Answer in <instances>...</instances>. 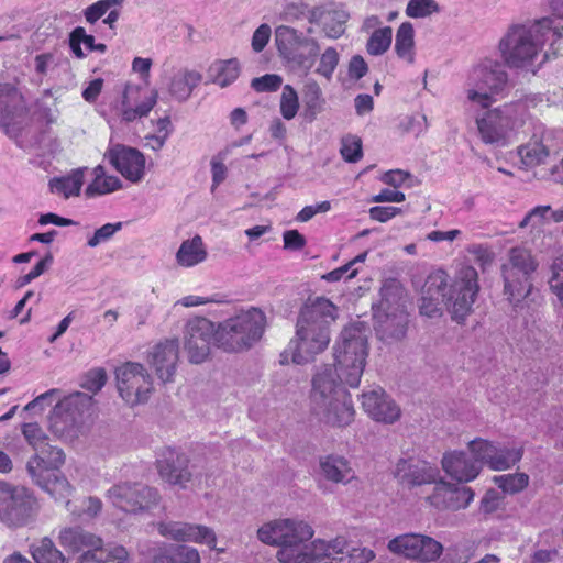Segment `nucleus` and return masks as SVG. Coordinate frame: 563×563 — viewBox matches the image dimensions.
I'll list each match as a JSON object with an SVG mask.
<instances>
[{"mask_svg":"<svg viewBox=\"0 0 563 563\" xmlns=\"http://www.w3.org/2000/svg\"><path fill=\"white\" fill-rule=\"evenodd\" d=\"M552 276L550 278V288L556 295L563 306V254L556 256L551 265Z\"/></svg>","mask_w":563,"mask_h":563,"instance_id":"8fccbe9b","label":"nucleus"},{"mask_svg":"<svg viewBox=\"0 0 563 563\" xmlns=\"http://www.w3.org/2000/svg\"><path fill=\"white\" fill-rule=\"evenodd\" d=\"M26 463V471L33 483L46 492L58 503L69 504L74 487L67 477L60 473L65 463V453L62 449L46 445Z\"/></svg>","mask_w":563,"mask_h":563,"instance_id":"0eeeda50","label":"nucleus"},{"mask_svg":"<svg viewBox=\"0 0 563 563\" xmlns=\"http://www.w3.org/2000/svg\"><path fill=\"white\" fill-rule=\"evenodd\" d=\"M36 563H68L65 555L56 548L48 537L33 543L30 550Z\"/></svg>","mask_w":563,"mask_h":563,"instance_id":"e433bc0d","label":"nucleus"},{"mask_svg":"<svg viewBox=\"0 0 563 563\" xmlns=\"http://www.w3.org/2000/svg\"><path fill=\"white\" fill-rule=\"evenodd\" d=\"M549 35L554 40L563 37V26L555 25L552 18H542L531 26L512 25L499 42L505 64L510 68H525L531 65Z\"/></svg>","mask_w":563,"mask_h":563,"instance_id":"39448f33","label":"nucleus"},{"mask_svg":"<svg viewBox=\"0 0 563 563\" xmlns=\"http://www.w3.org/2000/svg\"><path fill=\"white\" fill-rule=\"evenodd\" d=\"M550 213V206H537L525 216V218L519 223V228L523 229L530 224L532 227L541 224L545 219H549Z\"/></svg>","mask_w":563,"mask_h":563,"instance_id":"bf43d9fd","label":"nucleus"},{"mask_svg":"<svg viewBox=\"0 0 563 563\" xmlns=\"http://www.w3.org/2000/svg\"><path fill=\"white\" fill-rule=\"evenodd\" d=\"M22 434L34 450H40L46 445L47 435L36 422L24 423L22 426Z\"/></svg>","mask_w":563,"mask_h":563,"instance_id":"3c124183","label":"nucleus"},{"mask_svg":"<svg viewBox=\"0 0 563 563\" xmlns=\"http://www.w3.org/2000/svg\"><path fill=\"white\" fill-rule=\"evenodd\" d=\"M189 460L172 448H165L156 460L159 476L172 485L185 487L191 479L188 471Z\"/></svg>","mask_w":563,"mask_h":563,"instance_id":"412c9836","label":"nucleus"},{"mask_svg":"<svg viewBox=\"0 0 563 563\" xmlns=\"http://www.w3.org/2000/svg\"><path fill=\"white\" fill-rule=\"evenodd\" d=\"M357 273H358L357 269H350L349 265L344 264V265L324 274L322 276V279L330 282V283H335V282L341 280L343 278V276L346 274H347L346 278L352 279V278L356 277Z\"/></svg>","mask_w":563,"mask_h":563,"instance_id":"69168bd1","label":"nucleus"},{"mask_svg":"<svg viewBox=\"0 0 563 563\" xmlns=\"http://www.w3.org/2000/svg\"><path fill=\"white\" fill-rule=\"evenodd\" d=\"M440 472L435 465L413 457L400 460L396 465L395 476L408 486H421L437 483Z\"/></svg>","mask_w":563,"mask_h":563,"instance_id":"b1692460","label":"nucleus"},{"mask_svg":"<svg viewBox=\"0 0 563 563\" xmlns=\"http://www.w3.org/2000/svg\"><path fill=\"white\" fill-rule=\"evenodd\" d=\"M78 563H131V558L123 545L104 547L102 544L97 549L81 553Z\"/></svg>","mask_w":563,"mask_h":563,"instance_id":"7c9ffc66","label":"nucleus"},{"mask_svg":"<svg viewBox=\"0 0 563 563\" xmlns=\"http://www.w3.org/2000/svg\"><path fill=\"white\" fill-rule=\"evenodd\" d=\"M26 463V471L33 483L46 492L58 503L69 504L74 487L67 477L60 473L65 463V453L62 449L46 445Z\"/></svg>","mask_w":563,"mask_h":563,"instance_id":"423d86ee","label":"nucleus"},{"mask_svg":"<svg viewBox=\"0 0 563 563\" xmlns=\"http://www.w3.org/2000/svg\"><path fill=\"white\" fill-rule=\"evenodd\" d=\"M158 531L163 537L178 542H195L216 549L217 538L212 529L187 522H161Z\"/></svg>","mask_w":563,"mask_h":563,"instance_id":"6ab92c4d","label":"nucleus"},{"mask_svg":"<svg viewBox=\"0 0 563 563\" xmlns=\"http://www.w3.org/2000/svg\"><path fill=\"white\" fill-rule=\"evenodd\" d=\"M108 498L122 511L137 514L155 507L161 497L157 489L141 483H121L108 490Z\"/></svg>","mask_w":563,"mask_h":563,"instance_id":"f8f14e48","label":"nucleus"},{"mask_svg":"<svg viewBox=\"0 0 563 563\" xmlns=\"http://www.w3.org/2000/svg\"><path fill=\"white\" fill-rule=\"evenodd\" d=\"M499 495L495 489H488L481 500V510L485 514H492L499 506Z\"/></svg>","mask_w":563,"mask_h":563,"instance_id":"774afa93","label":"nucleus"},{"mask_svg":"<svg viewBox=\"0 0 563 563\" xmlns=\"http://www.w3.org/2000/svg\"><path fill=\"white\" fill-rule=\"evenodd\" d=\"M265 325L266 317L262 310H242L219 324L214 339L218 346L225 352H243L261 340Z\"/></svg>","mask_w":563,"mask_h":563,"instance_id":"6e6552de","label":"nucleus"},{"mask_svg":"<svg viewBox=\"0 0 563 563\" xmlns=\"http://www.w3.org/2000/svg\"><path fill=\"white\" fill-rule=\"evenodd\" d=\"M208 257V251L200 235L196 234L191 239L181 242L177 253L176 262L181 267H194Z\"/></svg>","mask_w":563,"mask_h":563,"instance_id":"2f4dec72","label":"nucleus"},{"mask_svg":"<svg viewBox=\"0 0 563 563\" xmlns=\"http://www.w3.org/2000/svg\"><path fill=\"white\" fill-rule=\"evenodd\" d=\"M468 449L474 457L473 462H476L477 465L485 463L489 466L493 454L498 453L497 446L493 442L481 438L472 440L468 443Z\"/></svg>","mask_w":563,"mask_h":563,"instance_id":"de8ad7c7","label":"nucleus"},{"mask_svg":"<svg viewBox=\"0 0 563 563\" xmlns=\"http://www.w3.org/2000/svg\"><path fill=\"white\" fill-rule=\"evenodd\" d=\"M479 291L478 273L471 265L462 266L454 279L444 269L431 272L422 287V292L441 298L452 320L462 323L471 314Z\"/></svg>","mask_w":563,"mask_h":563,"instance_id":"20e7f679","label":"nucleus"},{"mask_svg":"<svg viewBox=\"0 0 563 563\" xmlns=\"http://www.w3.org/2000/svg\"><path fill=\"white\" fill-rule=\"evenodd\" d=\"M344 541V545L329 549L328 554L321 555L317 563L329 559L325 563H369L375 554L372 550L366 548H349V543L343 537H338Z\"/></svg>","mask_w":563,"mask_h":563,"instance_id":"c85d7f7f","label":"nucleus"},{"mask_svg":"<svg viewBox=\"0 0 563 563\" xmlns=\"http://www.w3.org/2000/svg\"><path fill=\"white\" fill-rule=\"evenodd\" d=\"M555 132L544 125H536L530 139L518 146L517 153L520 163L526 169L544 165L554 145Z\"/></svg>","mask_w":563,"mask_h":563,"instance_id":"dca6fc26","label":"nucleus"},{"mask_svg":"<svg viewBox=\"0 0 563 563\" xmlns=\"http://www.w3.org/2000/svg\"><path fill=\"white\" fill-rule=\"evenodd\" d=\"M121 228H122V223L121 222L103 224L102 227L97 229L95 231L93 235L88 240V242H87L88 246L96 247L100 243L108 241Z\"/></svg>","mask_w":563,"mask_h":563,"instance_id":"13d9d810","label":"nucleus"},{"mask_svg":"<svg viewBox=\"0 0 563 563\" xmlns=\"http://www.w3.org/2000/svg\"><path fill=\"white\" fill-rule=\"evenodd\" d=\"M395 53L397 57L411 65L416 59L415 27L411 22H402L395 36Z\"/></svg>","mask_w":563,"mask_h":563,"instance_id":"473e14b6","label":"nucleus"},{"mask_svg":"<svg viewBox=\"0 0 563 563\" xmlns=\"http://www.w3.org/2000/svg\"><path fill=\"white\" fill-rule=\"evenodd\" d=\"M284 247L290 251H299L305 247L306 239L298 230H287L283 234Z\"/></svg>","mask_w":563,"mask_h":563,"instance_id":"e2e57ef3","label":"nucleus"},{"mask_svg":"<svg viewBox=\"0 0 563 563\" xmlns=\"http://www.w3.org/2000/svg\"><path fill=\"white\" fill-rule=\"evenodd\" d=\"M157 102V92L147 93L139 87H128L123 92L121 117L125 122H133L146 117Z\"/></svg>","mask_w":563,"mask_h":563,"instance_id":"393cba45","label":"nucleus"},{"mask_svg":"<svg viewBox=\"0 0 563 563\" xmlns=\"http://www.w3.org/2000/svg\"><path fill=\"white\" fill-rule=\"evenodd\" d=\"M334 350L335 364L325 365L314 375L311 398L316 407L323 409L327 424L343 428L353 422L355 410L350 393L341 385H360L368 354L363 329L356 324L345 327Z\"/></svg>","mask_w":563,"mask_h":563,"instance_id":"f257e3e1","label":"nucleus"},{"mask_svg":"<svg viewBox=\"0 0 563 563\" xmlns=\"http://www.w3.org/2000/svg\"><path fill=\"white\" fill-rule=\"evenodd\" d=\"M84 172V168H77L66 176L51 179V191L63 196L65 199L79 196L85 179Z\"/></svg>","mask_w":563,"mask_h":563,"instance_id":"f704fd0d","label":"nucleus"},{"mask_svg":"<svg viewBox=\"0 0 563 563\" xmlns=\"http://www.w3.org/2000/svg\"><path fill=\"white\" fill-rule=\"evenodd\" d=\"M201 80L202 75L199 71L181 68L172 76L168 91L177 100L185 101L191 96L194 89Z\"/></svg>","mask_w":563,"mask_h":563,"instance_id":"c756f323","label":"nucleus"},{"mask_svg":"<svg viewBox=\"0 0 563 563\" xmlns=\"http://www.w3.org/2000/svg\"><path fill=\"white\" fill-rule=\"evenodd\" d=\"M179 358V343L177 339L165 340L156 344L150 354V363L155 368L159 379L164 383L172 380Z\"/></svg>","mask_w":563,"mask_h":563,"instance_id":"a878e982","label":"nucleus"},{"mask_svg":"<svg viewBox=\"0 0 563 563\" xmlns=\"http://www.w3.org/2000/svg\"><path fill=\"white\" fill-rule=\"evenodd\" d=\"M257 536L263 543L280 547L277 559L282 563H317L329 549L344 545L341 539L331 542L318 539L306 545L305 542L313 537L312 528L303 521L290 519L268 522L257 530Z\"/></svg>","mask_w":563,"mask_h":563,"instance_id":"7ed1b4c3","label":"nucleus"},{"mask_svg":"<svg viewBox=\"0 0 563 563\" xmlns=\"http://www.w3.org/2000/svg\"><path fill=\"white\" fill-rule=\"evenodd\" d=\"M475 89H470L467 98L477 102L482 108H488L494 101V96L504 90L508 76L503 67L492 60H487L473 69Z\"/></svg>","mask_w":563,"mask_h":563,"instance_id":"9b49d317","label":"nucleus"},{"mask_svg":"<svg viewBox=\"0 0 563 563\" xmlns=\"http://www.w3.org/2000/svg\"><path fill=\"white\" fill-rule=\"evenodd\" d=\"M81 44H84L88 51L93 52V46L96 44L95 37L92 35H88L82 26H77L69 34V47L73 54L79 59L86 56L81 48Z\"/></svg>","mask_w":563,"mask_h":563,"instance_id":"49530a36","label":"nucleus"},{"mask_svg":"<svg viewBox=\"0 0 563 563\" xmlns=\"http://www.w3.org/2000/svg\"><path fill=\"white\" fill-rule=\"evenodd\" d=\"M118 390L130 406L144 402L153 389L152 379L140 363L128 362L115 371Z\"/></svg>","mask_w":563,"mask_h":563,"instance_id":"ddd939ff","label":"nucleus"},{"mask_svg":"<svg viewBox=\"0 0 563 563\" xmlns=\"http://www.w3.org/2000/svg\"><path fill=\"white\" fill-rule=\"evenodd\" d=\"M538 268V262L531 251L516 246L508 253V261L501 266L504 295L515 306L531 292V276Z\"/></svg>","mask_w":563,"mask_h":563,"instance_id":"1a4fd4ad","label":"nucleus"},{"mask_svg":"<svg viewBox=\"0 0 563 563\" xmlns=\"http://www.w3.org/2000/svg\"><path fill=\"white\" fill-rule=\"evenodd\" d=\"M213 332L212 322L206 318L196 319L187 324L185 350L191 363L200 364L206 361L216 334Z\"/></svg>","mask_w":563,"mask_h":563,"instance_id":"f3484780","label":"nucleus"},{"mask_svg":"<svg viewBox=\"0 0 563 563\" xmlns=\"http://www.w3.org/2000/svg\"><path fill=\"white\" fill-rule=\"evenodd\" d=\"M271 38V27L267 24H261L252 36V48L254 52H262Z\"/></svg>","mask_w":563,"mask_h":563,"instance_id":"680f3d73","label":"nucleus"},{"mask_svg":"<svg viewBox=\"0 0 563 563\" xmlns=\"http://www.w3.org/2000/svg\"><path fill=\"white\" fill-rule=\"evenodd\" d=\"M473 499L474 492L470 487H459L446 482L437 484L428 497L429 503L437 509L452 511L466 508Z\"/></svg>","mask_w":563,"mask_h":563,"instance_id":"4be33fe9","label":"nucleus"},{"mask_svg":"<svg viewBox=\"0 0 563 563\" xmlns=\"http://www.w3.org/2000/svg\"><path fill=\"white\" fill-rule=\"evenodd\" d=\"M339 64V54L334 47H328L320 57L317 73L325 78H331Z\"/></svg>","mask_w":563,"mask_h":563,"instance_id":"864d4df0","label":"nucleus"},{"mask_svg":"<svg viewBox=\"0 0 563 563\" xmlns=\"http://www.w3.org/2000/svg\"><path fill=\"white\" fill-rule=\"evenodd\" d=\"M340 154L347 163H357L363 157V143L360 136L346 134L341 139Z\"/></svg>","mask_w":563,"mask_h":563,"instance_id":"37998d69","label":"nucleus"},{"mask_svg":"<svg viewBox=\"0 0 563 563\" xmlns=\"http://www.w3.org/2000/svg\"><path fill=\"white\" fill-rule=\"evenodd\" d=\"M283 84V79L276 74H266L261 77L253 78L251 87L257 92L277 91Z\"/></svg>","mask_w":563,"mask_h":563,"instance_id":"5fc2aeb1","label":"nucleus"},{"mask_svg":"<svg viewBox=\"0 0 563 563\" xmlns=\"http://www.w3.org/2000/svg\"><path fill=\"white\" fill-rule=\"evenodd\" d=\"M390 552L422 563L440 558L443 547L431 537L418 533L398 536L388 542Z\"/></svg>","mask_w":563,"mask_h":563,"instance_id":"4468645a","label":"nucleus"},{"mask_svg":"<svg viewBox=\"0 0 563 563\" xmlns=\"http://www.w3.org/2000/svg\"><path fill=\"white\" fill-rule=\"evenodd\" d=\"M444 472L457 482H471L479 474L481 465L471 461L465 452H450L442 459Z\"/></svg>","mask_w":563,"mask_h":563,"instance_id":"cd10ccee","label":"nucleus"},{"mask_svg":"<svg viewBox=\"0 0 563 563\" xmlns=\"http://www.w3.org/2000/svg\"><path fill=\"white\" fill-rule=\"evenodd\" d=\"M362 408L374 420L394 423L400 418L399 406L380 387L363 393Z\"/></svg>","mask_w":563,"mask_h":563,"instance_id":"5701e85b","label":"nucleus"},{"mask_svg":"<svg viewBox=\"0 0 563 563\" xmlns=\"http://www.w3.org/2000/svg\"><path fill=\"white\" fill-rule=\"evenodd\" d=\"M494 483L506 494H517L529 485V476L526 473L497 475Z\"/></svg>","mask_w":563,"mask_h":563,"instance_id":"a19ab883","label":"nucleus"},{"mask_svg":"<svg viewBox=\"0 0 563 563\" xmlns=\"http://www.w3.org/2000/svg\"><path fill=\"white\" fill-rule=\"evenodd\" d=\"M38 510L40 503L31 489L13 486L10 498L1 510L0 521L10 527H22L27 525Z\"/></svg>","mask_w":563,"mask_h":563,"instance_id":"2eb2a0df","label":"nucleus"},{"mask_svg":"<svg viewBox=\"0 0 563 563\" xmlns=\"http://www.w3.org/2000/svg\"><path fill=\"white\" fill-rule=\"evenodd\" d=\"M62 405H57L51 416V429L54 433L63 437L69 431L74 424V419L70 415L66 413L65 417L62 415Z\"/></svg>","mask_w":563,"mask_h":563,"instance_id":"6e6d98bb","label":"nucleus"},{"mask_svg":"<svg viewBox=\"0 0 563 563\" xmlns=\"http://www.w3.org/2000/svg\"><path fill=\"white\" fill-rule=\"evenodd\" d=\"M95 178L87 186L85 195L89 198L107 195L121 188V180L113 175H106L104 168L99 165L93 169Z\"/></svg>","mask_w":563,"mask_h":563,"instance_id":"c9c22d12","label":"nucleus"},{"mask_svg":"<svg viewBox=\"0 0 563 563\" xmlns=\"http://www.w3.org/2000/svg\"><path fill=\"white\" fill-rule=\"evenodd\" d=\"M401 212L400 208L397 207H382V206H375L372 207L368 211L369 217L372 220L378 221V222H387L388 220L393 219L395 216Z\"/></svg>","mask_w":563,"mask_h":563,"instance_id":"0e129e2a","label":"nucleus"},{"mask_svg":"<svg viewBox=\"0 0 563 563\" xmlns=\"http://www.w3.org/2000/svg\"><path fill=\"white\" fill-rule=\"evenodd\" d=\"M299 109V100L296 90L286 85L280 98V113L284 119L291 120L296 117Z\"/></svg>","mask_w":563,"mask_h":563,"instance_id":"09e8293b","label":"nucleus"},{"mask_svg":"<svg viewBox=\"0 0 563 563\" xmlns=\"http://www.w3.org/2000/svg\"><path fill=\"white\" fill-rule=\"evenodd\" d=\"M322 473L332 482L340 483L353 477L352 470L346 460L338 456H327L320 463Z\"/></svg>","mask_w":563,"mask_h":563,"instance_id":"4c0bfd02","label":"nucleus"},{"mask_svg":"<svg viewBox=\"0 0 563 563\" xmlns=\"http://www.w3.org/2000/svg\"><path fill=\"white\" fill-rule=\"evenodd\" d=\"M118 2H121V0H99L92 3L85 10L86 21L93 24Z\"/></svg>","mask_w":563,"mask_h":563,"instance_id":"4d7b16f0","label":"nucleus"},{"mask_svg":"<svg viewBox=\"0 0 563 563\" xmlns=\"http://www.w3.org/2000/svg\"><path fill=\"white\" fill-rule=\"evenodd\" d=\"M421 316L428 318H438L442 316L440 300L431 295L423 294L421 296V303L419 306Z\"/></svg>","mask_w":563,"mask_h":563,"instance_id":"052dcab7","label":"nucleus"},{"mask_svg":"<svg viewBox=\"0 0 563 563\" xmlns=\"http://www.w3.org/2000/svg\"><path fill=\"white\" fill-rule=\"evenodd\" d=\"M151 563H200V554L195 548L169 545L155 553Z\"/></svg>","mask_w":563,"mask_h":563,"instance_id":"72a5a7b5","label":"nucleus"},{"mask_svg":"<svg viewBox=\"0 0 563 563\" xmlns=\"http://www.w3.org/2000/svg\"><path fill=\"white\" fill-rule=\"evenodd\" d=\"M107 373L102 367L92 368L84 376L81 387L90 393H98L106 385Z\"/></svg>","mask_w":563,"mask_h":563,"instance_id":"603ef678","label":"nucleus"},{"mask_svg":"<svg viewBox=\"0 0 563 563\" xmlns=\"http://www.w3.org/2000/svg\"><path fill=\"white\" fill-rule=\"evenodd\" d=\"M59 544L71 553L91 551L102 545V539L91 532L84 530L81 527L62 528L57 536Z\"/></svg>","mask_w":563,"mask_h":563,"instance_id":"bb28decb","label":"nucleus"},{"mask_svg":"<svg viewBox=\"0 0 563 563\" xmlns=\"http://www.w3.org/2000/svg\"><path fill=\"white\" fill-rule=\"evenodd\" d=\"M240 75V66L236 59L221 60L217 65V74L213 77V82L220 87L231 85Z\"/></svg>","mask_w":563,"mask_h":563,"instance_id":"a18cd8bd","label":"nucleus"},{"mask_svg":"<svg viewBox=\"0 0 563 563\" xmlns=\"http://www.w3.org/2000/svg\"><path fill=\"white\" fill-rule=\"evenodd\" d=\"M367 70V64L362 56L355 55L351 58L349 64V74L352 78L361 79L366 75Z\"/></svg>","mask_w":563,"mask_h":563,"instance_id":"338daca9","label":"nucleus"},{"mask_svg":"<svg viewBox=\"0 0 563 563\" xmlns=\"http://www.w3.org/2000/svg\"><path fill=\"white\" fill-rule=\"evenodd\" d=\"M393 42V29L384 26L375 30L367 40L366 52L372 56L385 54Z\"/></svg>","mask_w":563,"mask_h":563,"instance_id":"58836bf2","label":"nucleus"},{"mask_svg":"<svg viewBox=\"0 0 563 563\" xmlns=\"http://www.w3.org/2000/svg\"><path fill=\"white\" fill-rule=\"evenodd\" d=\"M338 317L336 306L327 298L318 297L301 308L297 324L296 336L280 353L282 365L306 364L322 353L330 343V324Z\"/></svg>","mask_w":563,"mask_h":563,"instance_id":"f03ea898","label":"nucleus"},{"mask_svg":"<svg viewBox=\"0 0 563 563\" xmlns=\"http://www.w3.org/2000/svg\"><path fill=\"white\" fill-rule=\"evenodd\" d=\"M27 114L24 97L15 87L7 85L0 88V126H3L7 133L15 126L20 130Z\"/></svg>","mask_w":563,"mask_h":563,"instance_id":"a211bd4d","label":"nucleus"},{"mask_svg":"<svg viewBox=\"0 0 563 563\" xmlns=\"http://www.w3.org/2000/svg\"><path fill=\"white\" fill-rule=\"evenodd\" d=\"M111 165L131 183H139L145 175V157L139 150L115 145L109 150Z\"/></svg>","mask_w":563,"mask_h":563,"instance_id":"aec40b11","label":"nucleus"},{"mask_svg":"<svg viewBox=\"0 0 563 563\" xmlns=\"http://www.w3.org/2000/svg\"><path fill=\"white\" fill-rule=\"evenodd\" d=\"M440 10L435 0H409L405 12L408 18L424 19L439 13Z\"/></svg>","mask_w":563,"mask_h":563,"instance_id":"c03bdc74","label":"nucleus"},{"mask_svg":"<svg viewBox=\"0 0 563 563\" xmlns=\"http://www.w3.org/2000/svg\"><path fill=\"white\" fill-rule=\"evenodd\" d=\"M523 124V111L519 104H505L487 110L476 119L483 143L498 146H506L510 136L517 133Z\"/></svg>","mask_w":563,"mask_h":563,"instance_id":"9d476101","label":"nucleus"},{"mask_svg":"<svg viewBox=\"0 0 563 563\" xmlns=\"http://www.w3.org/2000/svg\"><path fill=\"white\" fill-rule=\"evenodd\" d=\"M303 102L306 111L312 117H316L317 113H320L323 110L325 100L322 97V90L317 81L312 80L305 85Z\"/></svg>","mask_w":563,"mask_h":563,"instance_id":"79ce46f5","label":"nucleus"},{"mask_svg":"<svg viewBox=\"0 0 563 563\" xmlns=\"http://www.w3.org/2000/svg\"><path fill=\"white\" fill-rule=\"evenodd\" d=\"M498 453H494L489 461V468L493 471L508 470L518 463L522 457V448L509 449V448H497Z\"/></svg>","mask_w":563,"mask_h":563,"instance_id":"ea45409f","label":"nucleus"}]
</instances>
